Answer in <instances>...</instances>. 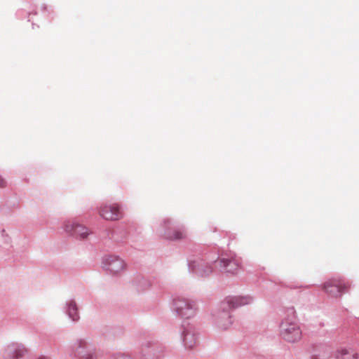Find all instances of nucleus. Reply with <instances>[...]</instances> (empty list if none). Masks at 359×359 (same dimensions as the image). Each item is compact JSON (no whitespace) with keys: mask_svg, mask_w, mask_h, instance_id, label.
Wrapping results in <instances>:
<instances>
[{"mask_svg":"<svg viewBox=\"0 0 359 359\" xmlns=\"http://www.w3.org/2000/svg\"><path fill=\"white\" fill-rule=\"evenodd\" d=\"M102 268L111 274H117L125 268L124 261L117 255H108L102 257Z\"/></svg>","mask_w":359,"mask_h":359,"instance_id":"nucleus-11","label":"nucleus"},{"mask_svg":"<svg viewBox=\"0 0 359 359\" xmlns=\"http://www.w3.org/2000/svg\"><path fill=\"white\" fill-rule=\"evenodd\" d=\"M156 231L160 237L169 241H178L186 237V231L182 226L175 225L169 219H164L156 226Z\"/></svg>","mask_w":359,"mask_h":359,"instance_id":"nucleus-5","label":"nucleus"},{"mask_svg":"<svg viewBox=\"0 0 359 359\" xmlns=\"http://www.w3.org/2000/svg\"><path fill=\"white\" fill-rule=\"evenodd\" d=\"M68 352L73 359H97L95 346L87 338L76 339L69 346Z\"/></svg>","mask_w":359,"mask_h":359,"instance_id":"nucleus-4","label":"nucleus"},{"mask_svg":"<svg viewBox=\"0 0 359 359\" xmlns=\"http://www.w3.org/2000/svg\"><path fill=\"white\" fill-rule=\"evenodd\" d=\"M133 283L139 292H144L149 288L161 287L156 279L151 280L142 276H137Z\"/></svg>","mask_w":359,"mask_h":359,"instance_id":"nucleus-15","label":"nucleus"},{"mask_svg":"<svg viewBox=\"0 0 359 359\" xmlns=\"http://www.w3.org/2000/svg\"><path fill=\"white\" fill-rule=\"evenodd\" d=\"M6 184L4 180L0 176V188L4 187Z\"/></svg>","mask_w":359,"mask_h":359,"instance_id":"nucleus-19","label":"nucleus"},{"mask_svg":"<svg viewBox=\"0 0 359 359\" xmlns=\"http://www.w3.org/2000/svg\"><path fill=\"white\" fill-rule=\"evenodd\" d=\"M27 14H28V15H29V16L30 15H32V14L36 15V11H34V12H29V13H28Z\"/></svg>","mask_w":359,"mask_h":359,"instance_id":"nucleus-22","label":"nucleus"},{"mask_svg":"<svg viewBox=\"0 0 359 359\" xmlns=\"http://www.w3.org/2000/svg\"><path fill=\"white\" fill-rule=\"evenodd\" d=\"M349 285L341 278H332L326 281L323 289L330 297H338L348 291Z\"/></svg>","mask_w":359,"mask_h":359,"instance_id":"nucleus-8","label":"nucleus"},{"mask_svg":"<svg viewBox=\"0 0 359 359\" xmlns=\"http://www.w3.org/2000/svg\"><path fill=\"white\" fill-rule=\"evenodd\" d=\"M108 359H133V358L126 353L118 351L110 355Z\"/></svg>","mask_w":359,"mask_h":359,"instance_id":"nucleus-18","label":"nucleus"},{"mask_svg":"<svg viewBox=\"0 0 359 359\" xmlns=\"http://www.w3.org/2000/svg\"><path fill=\"white\" fill-rule=\"evenodd\" d=\"M64 313L68 316L72 322H78L80 319L79 307L75 299H68L63 308Z\"/></svg>","mask_w":359,"mask_h":359,"instance_id":"nucleus-16","label":"nucleus"},{"mask_svg":"<svg viewBox=\"0 0 359 359\" xmlns=\"http://www.w3.org/2000/svg\"><path fill=\"white\" fill-rule=\"evenodd\" d=\"M99 213L104 219L109 221L118 220L123 216V210L118 203L102 205Z\"/></svg>","mask_w":359,"mask_h":359,"instance_id":"nucleus-13","label":"nucleus"},{"mask_svg":"<svg viewBox=\"0 0 359 359\" xmlns=\"http://www.w3.org/2000/svg\"><path fill=\"white\" fill-rule=\"evenodd\" d=\"M21 12H22V11H18V15L19 17L20 16V13H21Z\"/></svg>","mask_w":359,"mask_h":359,"instance_id":"nucleus-24","label":"nucleus"},{"mask_svg":"<svg viewBox=\"0 0 359 359\" xmlns=\"http://www.w3.org/2000/svg\"><path fill=\"white\" fill-rule=\"evenodd\" d=\"M36 359H51V358L46 355H40L38 358H36Z\"/></svg>","mask_w":359,"mask_h":359,"instance_id":"nucleus-20","label":"nucleus"},{"mask_svg":"<svg viewBox=\"0 0 359 359\" xmlns=\"http://www.w3.org/2000/svg\"><path fill=\"white\" fill-rule=\"evenodd\" d=\"M218 259L219 251L216 248L210 250L207 247H198L187 259L188 270L197 277H208Z\"/></svg>","mask_w":359,"mask_h":359,"instance_id":"nucleus-1","label":"nucleus"},{"mask_svg":"<svg viewBox=\"0 0 359 359\" xmlns=\"http://www.w3.org/2000/svg\"><path fill=\"white\" fill-rule=\"evenodd\" d=\"M321 357V359H327L329 357L328 353L324 354L323 355H320Z\"/></svg>","mask_w":359,"mask_h":359,"instance_id":"nucleus-21","label":"nucleus"},{"mask_svg":"<svg viewBox=\"0 0 359 359\" xmlns=\"http://www.w3.org/2000/svg\"><path fill=\"white\" fill-rule=\"evenodd\" d=\"M320 326H324V323H320Z\"/></svg>","mask_w":359,"mask_h":359,"instance_id":"nucleus-25","label":"nucleus"},{"mask_svg":"<svg viewBox=\"0 0 359 359\" xmlns=\"http://www.w3.org/2000/svg\"><path fill=\"white\" fill-rule=\"evenodd\" d=\"M62 228L65 232L79 239H85L92 233L87 227L71 220L65 221Z\"/></svg>","mask_w":359,"mask_h":359,"instance_id":"nucleus-12","label":"nucleus"},{"mask_svg":"<svg viewBox=\"0 0 359 359\" xmlns=\"http://www.w3.org/2000/svg\"><path fill=\"white\" fill-rule=\"evenodd\" d=\"M252 301V297L249 295L229 296L225 298L212 315L216 327L222 330H227L233 323L231 310L251 304Z\"/></svg>","mask_w":359,"mask_h":359,"instance_id":"nucleus-2","label":"nucleus"},{"mask_svg":"<svg viewBox=\"0 0 359 359\" xmlns=\"http://www.w3.org/2000/svg\"><path fill=\"white\" fill-rule=\"evenodd\" d=\"M165 351V346L158 341H147L141 348V354L144 359H161Z\"/></svg>","mask_w":359,"mask_h":359,"instance_id":"nucleus-10","label":"nucleus"},{"mask_svg":"<svg viewBox=\"0 0 359 359\" xmlns=\"http://www.w3.org/2000/svg\"><path fill=\"white\" fill-rule=\"evenodd\" d=\"M279 328L280 337L286 341L294 343L302 338V330L293 306L284 310V316Z\"/></svg>","mask_w":359,"mask_h":359,"instance_id":"nucleus-3","label":"nucleus"},{"mask_svg":"<svg viewBox=\"0 0 359 359\" xmlns=\"http://www.w3.org/2000/svg\"><path fill=\"white\" fill-rule=\"evenodd\" d=\"M46 8H47V7H46V5H43V6H41V9H42L43 11H45Z\"/></svg>","mask_w":359,"mask_h":359,"instance_id":"nucleus-23","label":"nucleus"},{"mask_svg":"<svg viewBox=\"0 0 359 359\" xmlns=\"http://www.w3.org/2000/svg\"><path fill=\"white\" fill-rule=\"evenodd\" d=\"M27 353L25 346L18 342L8 344L0 351V359H21Z\"/></svg>","mask_w":359,"mask_h":359,"instance_id":"nucleus-9","label":"nucleus"},{"mask_svg":"<svg viewBox=\"0 0 359 359\" xmlns=\"http://www.w3.org/2000/svg\"><path fill=\"white\" fill-rule=\"evenodd\" d=\"M336 359H358V353L346 348H338L334 353Z\"/></svg>","mask_w":359,"mask_h":359,"instance_id":"nucleus-17","label":"nucleus"},{"mask_svg":"<svg viewBox=\"0 0 359 359\" xmlns=\"http://www.w3.org/2000/svg\"><path fill=\"white\" fill-rule=\"evenodd\" d=\"M32 27H33V29L34 28V23H32Z\"/></svg>","mask_w":359,"mask_h":359,"instance_id":"nucleus-26","label":"nucleus"},{"mask_svg":"<svg viewBox=\"0 0 359 359\" xmlns=\"http://www.w3.org/2000/svg\"><path fill=\"white\" fill-rule=\"evenodd\" d=\"M171 309L177 316L184 319L195 316L197 311L194 302L182 297L173 298Z\"/></svg>","mask_w":359,"mask_h":359,"instance_id":"nucleus-6","label":"nucleus"},{"mask_svg":"<svg viewBox=\"0 0 359 359\" xmlns=\"http://www.w3.org/2000/svg\"><path fill=\"white\" fill-rule=\"evenodd\" d=\"M219 271L226 274H236L240 270L241 264L236 257H222L218 262Z\"/></svg>","mask_w":359,"mask_h":359,"instance_id":"nucleus-14","label":"nucleus"},{"mask_svg":"<svg viewBox=\"0 0 359 359\" xmlns=\"http://www.w3.org/2000/svg\"><path fill=\"white\" fill-rule=\"evenodd\" d=\"M182 344L187 349L194 348L198 339V334L196 327L189 322L184 321L180 328Z\"/></svg>","mask_w":359,"mask_h":359,"instance_id":"nucleus-7","label":"nucleus"}]
</instances>
